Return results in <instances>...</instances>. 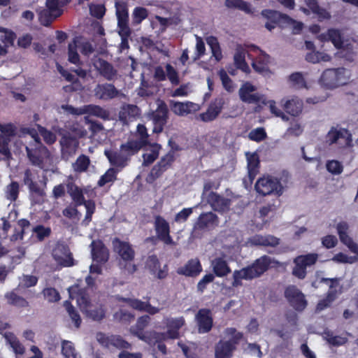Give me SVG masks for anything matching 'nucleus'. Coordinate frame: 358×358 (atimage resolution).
I'll return each mask as SVG.
<instances>
[{
  "label": "nucleus",
  "instance_id": "obj_9",
  "mask_svg": "<svg viewBox=\"0 0 358 358\" xmlns=\"http://www.w3.org/2000/svg\"><path fill=\"white\" fill-rule=\"evenodd\" d=\"M69 298L75 299L81 311L83 313L87 308H91L92 303L86 288L80 287L75 284L68 288Z\"/></svg>",
  "mask_w": 358,
  "mask_h": 358
},
{
  "label": "nucleus",
  "instance_id": "obj_58",
  "mask_svg": "<svg viewBox=\"0 0 358 358\" xmlns=\"http://www.w3.org/2000/svg\"><path fill=\"white\" fill-rule=\"evenodd\" d=\"M324 334L327 343L333 346L338 347L343 345L348 342V338L346 337L334 336L331 331H325Z\"/></svg>",
  "mask_w": 358,
  "mask_h": 358
},
{
  "label": "nucleus",
  "instance_id": "obj_50",
  "mask_svg": "<svg viewBox=\"0 0 358 358\" xmlns=\"http://www.w3.org/2000/svg\"><path fill=\"white\" fill-rule=\"evenodd\" d=\"M64 306L65 307L69 317H71L72 322L74 323V326L76 329L80 328L82 319L78 311L74 308L72 303L66 300L64 302Z\"/></svg>",
  "mask_w": 358,
  "mask_h": 358
},
{
  "label": "nucleus",
  "instance_id": "obj_29",
  "mask_svg": "<svg viewBox=\"0 0 358 358\" xmlns=\"http://www.w3.org/2000/svg\"><path fill=\"white\" fill-rule=\"evenodd\" d=\"M283 109L285 111L293 117L299 116L303 108V102L298 97H293L284 101L282 100Z\"/></svg>",
  "mask_w": 358,
  "mask_h": 358
},
{
  "label": "nucleus",
  "instance_id": "obj_21",
  "mask_svg": "<svg viewBox=\"0 0 358 358\" xmlns=\"http://www.w3.org/2000/svg\"><path fill=\"white\" fill-rule=\"evenodd\" d=\"M94 96L101 100H110L119 95V90L111 83L98 84L94 90Z\"/></svg>",
  "mask_w": 358,
  "mask_h": 358
},
{
  "label": "nucleus",
  "instance_id": "obj_22",
  "mask_svg": "<svg viewBox=\"0 0 358 358\" xmlns=\"http://www.w3.org/2000/svg\"><path fill=\"white\" fill-rule=\"evenodd\" d=\"M119 301L126 303L134 310L146 312L150 315H155L159 312V308L152 306L149 301H142L138 299L124 297L120 298Z\"/></svg>",
  "mask_w": 358,
  "mask_h": 358
},
{
  "label": "nucleus",
  "instance_id": "obj_37",
  "mask_svg": "<svg viewBox=\"0 0 358 358\" xmlns=\"http://www.w3.org/2000/svg\"><path fill=\"white\" fill-rule=\"evenodd\" d=\"M83 313L93 321L99 322L105 318L106 309L102 304H99L97 306H93L92 304L91 308H87Z\"/></svg>",
  "mask_w": 358,
  "mask_h": 358
},
{
  "label": "nucleus",
  "instance_id": "obj_43",
  "mask_svg": "<svg viewBox=\"0 0 358 358\" xmlns=\"http://www.w3.org/2000/svg\"><path fill=\"white\" fill-rule=\"evenodd\" d=\"M150 322L149 315H143L138 318L136 324L131 328V334L138 337L145 333V329L148 327Z\"/></svg>",
  "mask_w": 358,
  "mask_h": 358
},
{
  "label": "nucleus",
  "instance_id": "obj_1",
  "mask_svg": "<svg viewBox=\"0 0 358 358\" xmlns=\"http://www.w3.org/2000/svg\"><path fill=\"white\" fill-rule=\"evenodd\" d=\"M271 264L272 258L264 255L255 259L252 264L235 270L233 273L232 287H241L243 280H250L259 278L269 269Z\"/></svg>",
  "mask_w": 358,
  "mask_h": 358
},
{
  "label": "nucleus",
  "instance_id": "obj_14",
  "mask_svg": "<svg viewBox=\"0 0 358 358\" xmlns=\"http://www.w3.org/2000/svg\"><path fill=\"white\" fill-rule=\"evenodd\" d=\"M225 103V100L222 96L214 99L210 103L206 111L199 115L201 120L204 122L215 120L221 113Z\"/></svg>",
  "mask_w": 358,
  "mask_h": 358
},
{
  "label": "nucleus",
  "instance_id": "obj_15",
  "mask_svg": "<svg viewBox=\"0 0 358 358\" xmlns=\"http://www.w3.org/2000/svg\"><path fill=\"white\" fill-rule=\"evenodd\" d=\"M52 257L62 267H71L76 264L73 254L67 246L63 245L57 246L52 251Z\"/></svg>",
  "mask_w": 358,
  "mask_h": 358
},
{
  "label": "nucleus",
  "instance_id": "obj_45",
  "mask_svg": "<svg viewBox=\"0 0 358 358\" xmlns=\"http://www.w3.org/2000/svg\"><path fill=\"white\" fill-rule=\"evenodd\" d=\"M234 61L236 67L247 72L249 70V66L245 61V51L242 48H238L234 56Z\"/></svg>",
  "mask_w": 358,
  "mask_h": 358
},
{
  "label": "nucleus",
  "instance_id": "obj_31",
  "mask_svg": "<svg viewBox=\"0 0 358 358\" xmlns=\"http://www.w3.org/2000/svg\"><path fill=\"white\" fill-rule=\"evenodd\" d=\"M140 115L141 110L136 105L124 104L119 112V118L120 121L125 123L136 120Z\"/></svg>",
  "mask_w": 358,
  "mask_h": 358
},
{
  "label": "nucleus",
  "instance_id": "obj_51",
  "mask_svg": "<svg viewBox=\"0 0 358 358\" xmlns=\"http://www.w3.org/2000/svg\"><path fill=\"white\" fill-rule=\"evenodd\" d=\"M136 135L138 138L135 141H137L143 148L152 144L149 139V134L146 127L144 124H138L136 127Z\"/></svg>",
  "mask_w": 358,
  "mask_h": 358
},
{
  "label": "nucleus",
  "instance_id": "obj_44",
  "mask_svg": "<svg viewBox=\"0 0 358 358\" xmlns=\"http://www.w3.org/2000/svg\"><path fill=\"white\" fill-rule=\"evenodd\" d=\"M194 106V104L190 101L185 103L171 101V105L173 112L178 115H184L190 113Z\"/></svg>",
  "mask_w": 358,
  "mask_h": 358
},
{
  "label": "nucleus",
  "instance_id": "obj_25",
  "mask_svg": "<svg viewBox=\"0 0 358 358\" xmlns=\"http://www.w3.org/2000/svg\"><path fill=\"white\" fill-rule=\"evenodd\" d=\"M97 71L101 76L108 81H114L117 79L118 72L109 62L99 58L97 61Z\"/></svg>",
  "mask_w": 358,
  "mask_h": 358
},
{
  "label": "nucleus",
  "instance_id": "obj_6",
  "mask_svg": "<svg viewBox=\"0 0 358 358\" xmlns=\"http://www.w3.org/2000/svg\"><path fill=\"white\" fill-rule=\"evenodd\" d=\"M326 141L329 145L338 144L341 148L352 146V134L345 128L332 127L326 135Z\"/></svg>",
  "mask_w": 358,
  "mask_h": 358
},
{
  "label": "nucleus",
  "instance_id": "obj_23",
  "mask_svg": "<svg viewBox=\"0 0 358 358\" xmlns=\"http://www.w3.org/2000/svg\"><path fill=\"white\" fill-rule=\"evenodd\" d=\"M201 271L202 265L197 258L188 260L184 266L179 267L176 271L178 275L192 278L198 276Z\"/></svg>",
  "mask_w": 358,
  "mask_h": 358
},
{
  "label": "nucleus",
  "instance_id": "obj_41",
  "mask_svg": "<svg viewBox=\"0 0 358 358\" xmlns=\"http://www.w3.org/2000/svg\"><path fill=\"white\" fill-rule=\"evenodd\" d=\"M262 15L268 20V22L265 24V27L271 31L275 27L278 22L279 17H280V12L270 9H265L262 11Z\"/></svg>",
  "mask_w": 358,
  "mask_h": 358
},
{
  "label": "nucleus",
  "instance_id": "obj_39",
  "mask_svg": "<svg viewBox=\"0 0 358 358\" xmlns=\"http://www.w3.org/2000/svg\"><path fill=\"white\" fill-rule=\"evenodd\" d=\"M151 147L150 153H144L143 157V166H148L152 164L158 157L162 145L157 143H152L148 145Z\"/></svg>",
  "mask_w": 358,
  "mask_h": 358
},
{
  "label": "nucleus",
  "instance_id": "obj_63",
  "mask_svg": "<svg viewBox=\"0 0 358 358\" xmlns=\"http://www.w3.org/2000/svg\"><path fill=\"white\" fill-rule=\"evenodd\" d=\"M289 83L296 88L306 87V83L301 72H295L289 76Z\"/></svg>",
  "mask_w": 358,
  "mask_h": 358
},
{
  "label": "nucleus",
  "instance_id": "obj_30",
  "mask_svg": "<svg viewBox=\"0 0 358 358\" xmlns=\"http://www.w3.org/2000/svg\"><path fill=\"white\" fill-rule=\"evenodd\" d=\"M104 154L110 164L115 167L122 169L127 166L129 161L120 148L119 151L105 150Z\"/></svg>",
  "mask_w": 358,
  "mask_h": 358
},
{
  "label": "nucleus",
  "instance_id": "obj_59",
  "mask_svg": "<svg viewBox=\"0 0 358 358\" xmlns=\"http://www.w3.org/2000/svg\"><path fill=\"white\" fill-rule=\"evenodd\" d=\"M116 15L117 22L129 21L128 7L125 2L117 1L115 3Z\"/></svg>",
  "mask_w": 358,
  "mask_h": 358
},
{
  "label": "nucleus",
  "instance_id": "obj_10",
  "mask_svg": "<svg viewBox=\"0 0 358 358\" xmlns=\"http://www.w3.org/2000/svg\"><path fill=\"white\" fill-rule=\"evenodd\" d=\"M97 341L103 347L109 348L114 347L119 350L130 349L131 345L119 335H106L104 333L99 332L96 334Z\"/></svg>",
  "mask_w": 358,
  "mask_h": 358
},
{
  "label": "nucleus",
  "instance_id": "obj_19",
  "mask_svg": "<svg viewBox=\"0 0 358 358\" xmlns=\"http://www.w3.org/2000/svg\"><path fill=\"white\" fill-rule=\"evenodd\" d=\"M336 230L341 242L346 245L352 252L358 255V244L348 235V224L345 221L338 222L336 225Z\"/></svg>",
  "mask_w": 358,
  "mask_h": 358
},
{
  "label": "nucleus",
  "instance_id": "obj_48",
  "mask_svg": "<svg viewBox=\"0 0 358 358\" xmlns=\"http://www.w3.org/2000/svg\"><path fill=\"white\" fill-rule=\"evenodd\" d=\"M4 337L15 354L22 355L24 353V347L22 345V343L13 333L6 332L4 335Z\"/></svg>",
  "mask_w": 358,
  "mask_h": 358
},
{
  "label": "nucleus",
  "instance_id": "obj_56",
  "mask_svg": "<svg viewBox=\"0 0 358 358\" xmlns=\"http://www.w3.org/2000/svg\"><path fill=\"white\" fill-rule=\"evenodd\" d=\"M55 16V13L45 8L38 13V20L43 26L49 27L52 24V22L58 17Z\"/></svg>",
  "mask_w": 358,
  "mask_h": 358
},
{
  "label": "nucleus",
  "instance_id": "obj_64",
  "mask_svg": "<svg viewBox=\"0 0 358 358\" xmlns=\"http://www.w3.org/2000/svg\"><path fill=\"white\" fill-rule=\"evenodd\" d=\"M113 317L119 322L129 324L134 319V315L127 310H120L114 314Z\"/></svg>",
  "mask_w": 358,
  "mask_h": 358
},
{
  "label": "nucleus",
  "instance_id": "obj_28",
  "mask_svg": "<svg viewBox=\"0 0 358 358\" xmlns=\"http://www.w3.org/2000/svg\"><path fill=\"white\" fill-rule=\"evenodd\" d=\"M319 38L322 42L331 41L336 49L343 48V37L338 29H329L327 32L321 34L319 36Z\"/></svg>",
  "mask_w": 358,
  "mask_h": 358
},
{
  "label": "nucleus",
  "instance_id": "obj_11",
  "mask_svg": "<svg viewBox=\"0 0 358 358\" xmlns=\"http://www.w3.org/2000/svg\"><path fill=\"white\" fill-rule=\"evenodd\" d=\"M176 160L174 150H169L160 160L152 168L149 177L153 180L159 178L165 171L172 166Z\"/></svg>",
  "mask_w": 358,
  "mask_h": 358
},
{
  "label": "nucleus",
  "instance_id": "obj_38",
  "mask_svg": "<svg viewBox=\"0 0 358 358\" xmlns=\"http://www.w3.org/2000/svg\"><path fill=\"white\" fill-rule=\"evenodd\" d=\"M269 62L270 56L264 53L260 55L253 61L252 66L255 71L260 73H264L269 71Z\"/></svg>",
  "mask_w": 358,
  "mask_h": 358
},
{
  "label": "nucleus",
  "instance_id": "obj_53",
  "mask_svg": "<svg viewBox=\"0 0 358 358\" xmlns=\"http://www.w3.org/2000/svg\"><path fill=\"white\" fill-rule=\"evenodd\" d=\"M118 170L115 168L108 169L103 175H102L98 180L97 185L103 187L109 182H114L117 180Z\"/></svg>",
  "mask_w": 358,
  "mask_h": 358
},
{
  "label": "nucleus",
  "instance_id": "obj_40",
  "mask_svg": "<svg viewBox=\"0 0 358 358\" xmlns=\"http://www.w3.org/2000/svg\"><path fill=\"white\" fill-rule=\"evenodd\" d=\"M138 338L148 343L149 345H155L156 343L160 340L166 339V334L159 333L155 331H147L143 334L138 336Z\"/></svg>",
  "mask_w": 358,
  "mask_h": 358
},
{
  "label": "nucleus",
  "instance_id": "obj_61",
  "mask_svg": "<svg viewBox=\"0 0 358 358\" xmlns=\"http://www.w3.org/2000/svg\"><path fill=\"white\" fill-rule=\"evenodd\" d=\"M148 15V10L141 6L136 7L132 13V20L134 24H141Z\"/></svg>",
  "mask_w": 358,
  "mask_h": 358
},
{
  "label": "nucleus",
  "instance_id": "obj_49",
  "mask_svg": "<svg viewBox=\"0 0 358 358\" xmlns=\"http://www.w3.org/2000/svg\"><path fill=\"white\" fill-rule=\"evenodd\" d=\"M84 114L94 115L103 119L108 118L109 113L102 107L98 105H87L84 106Z\"/></svg>",
  "mask_w": 358,
  "mask_h": 358
},
{
  "label": "nucleus",
  "instance_id": "obj_5",
  "mask_svg": "<svg viewBox=\"0 0 358 358\" xmlns=\"http://www.w3.org/2000/svg\"><path fill=\"white\" fill-rule=\"evenodd\" d=\"M345 69H328L322 73L320 83L327 89H334L346 83Z\"/></svg>",
  "mask_w": 358,
  "mask_h": 358
},
{
  "label": "nucleus",
  "instance_id": "obj_32",
  "mask_svg": "<svg viewBox=\"0 0 358 358\" xmlns=\"http://www.w3.org/2000/svg\"><path fill=\"white\" fill-rule=\"evenodd\" d=\"M211 266L213 275L219 278L227 276L231 272L227 262L222 257L215 258L211 262Z\"/></svg>",
  "mask_w": 358,
  "mask_h": 358
},
{
  "label": "nucleus",
  "instance_id": "obj_34",
  "mask_svg": "<svg viewBox=\"0 0 358 358\" xmlns=\"http://www.w3.org/2000/svg\"><path fill=\"white\" fill-rule=\"evenodd\" d=\"M235 350L236 347L230 341H220L215 349V358H231Z\"/></svg>",
  "mask_w": 358,
  "mask_h": 358
},
{
  "label": "nucleus",
  "instance_id": "obj_24",
  "mask_svg": "<svg viewBox=\"0 0 358 358\" xmlns=\"http://www.w3.org/2000/svg\"><path fill=\"white\" fill-rule=\"evenodd\" d=\"M207 201L211 208L218 213H224L228 210L231 203L229 199L222 196L214 192L209 193Z\"/></svg>",
  "mask_w": 358,
  "mask_h": 358
},
{
  "label": "nucleus",
  "instance_id": "obj_35",
  "mask_svg": "<svg viewBox=\"0 0 358 358\" xmlns=\"http://www.w3.org/2000/svg\"><path fill=\"white\" fill-rule=\"evenodd\" d=\"M67 192L71 197L76 206H80L85 203V198L82 189L74 183L71 182L67 185Z\"/></svg>",
  "mask_w": 358,
  "mask_h": 358
},
{
  "label": "nucleus",
  "instance_id": "obj_18",
  "mask_svg": "<svg viewBox=\"0 0 358 358\" xmlns=\"http://www.w3.org/2000/svg\"><path fill=\"white\" fill-rule=\"evenodd\" d=\"M195 319L200 334L208 333L212 329L213 319L210 309H199L196 314Z\"/></svg>",
  "mask_w": 358,
  "mask_h": 358
},
{
  "label": "nucleus",
  "instance_id": "obj_3",
  "mask_svg": "<svg viewBox=\"0 0 358 358\" xmlns=\"http://www.w3.org/2000/svg\"><path fill=\"white\" fill-rule=\"evenodd\" d=\"M255 189L264 196L272 194L280 196L283 192L280 180L269 175L259 178L255 185Z\"/></svg>",
  "mask_w": 358,
  "mask_h": 358
},
{
  "label": "nucleus",
  "instance_id": "obj_33",
  "mask_svg": "<svg viewBox=\"0 0 358 358\" xmlns=\"http://www.w3.org/2000/svg\"><path fill=\"white\" fill-rule=\"evenodd\" d=\"M247 168L250 182L252 183L259 171L260 160L259 155L254 152L247 155Z\"/></svg>",
  "mask_w": 358,
  "mask_h": 358
},
{
  "label": "nucleus",
  "instance_id": "obj_13",
  "mask_svg": "<svg viewBox=\"0 0 358 358\" xmlns=\"http://www.w3.org/2000/svg\"><path fill=\"white\" fill-rule=\"evenodd\" d=\"M61 153L63 159H69L76 153L79 147L78 139L70 134H64L60 139Z\"/></svg>",
  "mask_w": 358,
  "mask_h": 358
},
{
  "label": "nucleus",
  "instance_id": "obj_7",
  "mask_svg": "<svg viewBox=\"0 0 358 358\" xmlns=\"http://www.w3.org/2000/svg\"><path fill=\"white\" fill-rule=\"evenodd\" d=\"M285 297L289 304L298 312H302L307 307L308 301L305 295L295 285H289L285 288Z\"/></svg>",
  "mask_w": 358,
  "mask_h": 358
},
{
  "label": "nucleus",
  "instance_id": "obj_20",
  "mask_svg": "<svg viewBox=\"0 0 358 358\" xmlns=\"http://www.w3.org/2000/svg\"><path fill=\"white\" fill-rule=\"evenodd\" d=\"M146 266L152 275H154L159 280L165 279L169 275V266L164 264L162 268L160 267V262L156 255H152L148 257Z\"/></svg>",
  "mask_w": 358,
  "mask_h": 358
},
{
  "label": "nucleus",
  "instance_id": "obj_16",
  "mask_svg": "<svg viewBox=\"0 0 358 358\" xmlns=\"http://www.w3.org/2000/svg\"><path fill=\"white\" fill-rule=\"evenodd\" d=\"M257 87L250 82L243 83L239 89L241 100L247 103H258L261 101L262 96L259 93H253Z\"/></svg>",
  "mask_w": 358,
  "mask_h": 358
},
{
  "label": "nucleus",
  "instance_id": "obj_17",
  "mask_svg": "<svg viewBox=\"0 0 358 358\" xmlns=\"http://www.w3.org/2000/svg\"><path fill=\"white\" fill-rule=\"evenodd\" d=\"M90 246L92 248L91 254L93 261L101 264H103L108 261L110 257L109 250L102 241H92Z\"/></svg>",
  "mask_w": 358,
  "mask_h": 358
},
{
  "label": "nucleus",
  "instance_id": "obj_47",
  "mask_svg": "<svg viewBox=\"0 0 358 358\" xmlns=\"http://www.w3.org/2000/svg\"><path fill=\"white\" fill-rule=\"evenodd\" d=\"M5 297L8 303L12 306L18 308H26L29 306V302L24 298L19 296L13 291L6 293Z\"/></svg>",
  "mask_w": 358,
  "mask_h": 358
},
{
  "label": "nucleus",
  "instance_id": "obj_12",
  "mask_svg": "<svg viewBox=\"0 0 358 358\" xmlns=\"http://www.w3.org/2000/svg\"><path fill=\"white\" fill-rule=\"evenodd\" d=\"M154 227L158 239L166 245L173 244V241L170 235L169 223L162 216L156 215L155 217Z\"/></svg>",
  "mask_w": 358,
  "mask_h": 358
},
{
  "label": "nucleus",
  "instance_id": "obj_4",
  "mask_svg": "<svg viewBox=\"0 0 358 358\" xmlns=\"http://www.w3.org/2000/svg\"><path fill=\"white\" fill-rule=\"evenodd\" d=\"M27 155L32 165L41 169L45 168L46 162L50 158L49 150L39 141L36 140L34 148L26 146Z\"/></svg>",
  "mask_w": 358,
  "mask_h": 358
},
{
  "label": "nucleus",
  "instance_id": "obj_57",
  "mask_svg": "<svg viewBox=\"0 0 358 358\" xmlns=\"http://www.w3.org/2000/svg\"><path fill=\"white\" fill-rule=\"evenodd\" d=\"M90 164L89 157L85 155H80L75 163L73 164V168L76 172L83 173L87 170Z\"/></svg>",
  "mask_w": 358,
  "mask_h": 358
},
{
  "label": "nucleus",
  "instance_id": "obj_8",
  "mask_svg": "<svg viewBox=\"0 0 358 358\" xmlns=\"http://www.w3.org/2000/svg\"><path fill=\"white\" fill-rule=\"evenodd\" d=\"M168 113L167 105L164 101H160L157 104V109L150 113V118L153 123V133L160 134L163 131L164 127L167 122Z\"/></svg>",
  "mask_w": 358,
  "mask_h": 358
},
{
  "label": "nucleus",
  "instance_id": "obj_62",
  "mask_svg": "<svg viewBox=\"0 0 358 358\" xmlns=\"http://www.w3.org/2000/svg\"><path fill=\"white\" fill-rule=\"evenodd\" d=\"M19 195V184L16 181H13L6 187V197L11 202L15 201Z\"/></svg>",
  "mask_w": 358,
  "mask_h": 358
},
{
  "label": "nucleus",
  "instance_id": "obj_55",
  "mask_svg": "<svg viewBox=\"0 0 358 358\" xmlns=\"http://www.w3.org/2000/svg\"><path fill=\"white\" fill-rule=\"evenodd\" d=\"M336 292L334 290H329L326 296L320 300L316 306V311L320 312L328 307L331 306L332 302L336 299Z\"/></svg>",
  "mask_w": 358,
  "mask_h": 358
},
{
  "label": "nucleus",
  "instance_id": "obj_2",
  "mask_svg": "<svg viewBox=\"0 0 358 358\" xmlns=\"http://www.w3.org/2000/svg\"><path fill=\"white\" fill-rule=\"evenodd\" d=\"M113 245L115 252H116L122 261L124 262V269L129 273L132 274L135 273L137 270V266L135 264L131 263L135 257V251L132 245L129 242L121 241L118 238H115L113 241Z\"/></svg>",
  "mask_w": 358,
  "mask_h": 358
},
{
  "label": "nucleus",
  "instance_id": "obj_42",
  "mask_svg": "<svg viewBox=\"0 0 358 358\" xmlns=\"http://www.w3.org/2000/svg\"><path fill=\"white\" fill-rule=\"evenodd\" d=\"M71 0H46L45 6L48 10L55 14V17H60L63 13V7Z\"/></svg>",
  "mask_w": 358,
  "mask_h": 358
},
{
  "label": "nucleus",
  "instance_id": "obj_46",
  "mask_svg": "<svg viewBox=\"0 0 358 358\" xmlns=\"http://www.w3.org/2000/svg\"><path fill=\"white\" fill-rule=\"evenodd\" d=\"M331 57L323 52H320L315 50L308 52L306 55V60L312 64H317L320 62H329Z\"/></svg>",
  "mask_w": 358,
  "mask_h": 358
},
{
  "label": "nucleus",
  "instance_id": "obj_52",
  "mask_svg": "<svg viewBox=\"0 0 358 358\" xmlns=\"http://www.w3.org/2000/svg\"><path fill=\"white\" fill-rule=\"evenodd\" d=\"M206 42L211 49L213 56L217 61H220L222 59V53L217 38L210 36L206 38Z\"/></svg>",
  "mask_w": 358,
  "mask_h": 358
},
{
  "label": "nucleus",
  "instance_id": "obj_60",
  "mask_svg": "<svg viewBox=\"0 0 358 358\" xmlns=\"http://www.w3.org/2000/svg\"><path fill=\"white\" fill-rule=\"evenodd\" d=\"M77 41L73 39V43L69 44L68 46V60L70 63L73 64H80V59L79 54L77 51Z\"/></svg>",
  "mask_w": 358,
  "mask_h": 358
},
{
  "label": "nucleus",
  "instance_id": "obj_27",
  "mask_svg": "<svg viewBox=\"0 0 358 358\" xmlns=\"http://www.w3.org/2000/svg\"><path fill=\"white\" fill-rule=\"evenodd\" d=\"M219 218L212 212L201 213L196 222L195 227L200 230L210 229L218 225Z\"/></svg>",
  "mask_w": 358,
  "mask_h": 358
},
{
  "label": "nucleus",
  "instance_id": "obj_26",
  "mask_svg": "<svg viewBox=\"0 0 358 358\" xmlns=\"http://www.w3.org/2000/svg\"><path fill=\"white\" fill-rule=\"evenodd\" d=\"M248 242L254 246L274 248L280 244V238L271 234H255L249 238Z\"/></svg>",
  "mask_w": 358,
  "mask_h": 358
},
{
  "label": "nucleus",
  "instance_id": "obj_36",
  "mask_svg": "<svg viewBox=\"0 0 358 358\" xmlns=\"http://www.w3.org/2000/svg\"><path fill=\"white\" fill-rule=\"evenodd\" d=\"M120 148L130 161L131 157L136 155L143 148L134 139H129L125 143L121 144Z\"/></svg>",
  "mask_w": 358,
  "mask_h": 358
},
{
  "label": "nucleus",
  "instance_id": "obj_54",
  "mask_svg": "<svg viewBox=\"0 0 358 358\" xmlns=\"http://www.w3.org/2000/svg\"><path fill=\"white\" fill-rule=\"evenodd\" d=\"M225 6L228 8L238 9L246 13H251L250 4L243 0H225Z\"/></svg>",
  "mask_w": 358,
  "mask_h": 358
}]
</instances>
